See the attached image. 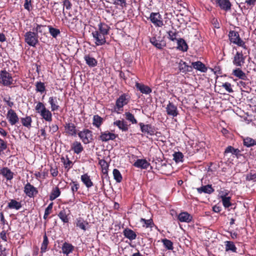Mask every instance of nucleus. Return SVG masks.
<instances>
[{
  "instance_id": "obj_27",
  "label": "nucleus",
  "mask_w": 256,
  "mask_h": 256,
  "mask_svg": "<svg viewBox=\"0 0 256 256\" xmlns=\"http://www.w3.org/2000/svg\"><path fill=\"white\" fill-rule=\"evenodd\" d=\"M150 164L145 159H138L134 164L135 167L142 169L148 168Z\"/></svg>"
},
{
  "instance_id": "obj_50",
  "label": "nucleus",
  "mask_w": 256,
  "mask_h": 256,
  "mask_svg": "<svg viewBox=\"0 0 256 256\" xmlns=\"http://www.w3.org/2000/svg\"><path fill=\"white\" fill-rule=\"evenodd\" d=\"M162 242L166 250H172L174 249L173 242L171 240L167 238H164L162 240Z\"/></svg>"
},
{
  "instance_id": "obj_58",
  "label": "nucleus",
  "mask_w": 256,
  "mask_h": 256,
  "mask_svg": "<svg viewBox=\"0 0 256 256\" xmlns=\"http://www.w3.org/2000/svg\"><path fill=\"white\" fill-rule=\"evenodd\" d=\"M24 6L26 10L30 12L32 10V0H25Z\"/></svg>"
},
{
  "instance_id": "obj_12",
  "label": "nucleus",
  "mask_w": 256,
  "mask_h": 256,
  "mask_svg": "<svg viewBox=\"0 0 256 256\" xmlns=\"http://www.w3.org/2000/svg\"><path fill=\"white\" fill-rule=\"evenodd\" d=\"M166 109L167 114L172 118L176 117L179 114L177 106L170 101H168Z\"/></svg>"
},
{
  "instance_id": "obj_13",
  "label": "nucleus",
  "mask_w": 256,
  "mask_h": 256,
  "mask_svg": "<svg viewBox=\"0 0 256 256\" xmlns=\"http://www.w3.org/2000/svg\"><path fill=\"white\" fill-rule=\"evenodd\" d=\"M70 211L68 208H62L58 214V216L62 222L64 224L68 223L70 218Z\"/></svg>"
},
{
  "instance_id": "obj_44",
  "label": "nucleus",
  "mask_w": 256,
  "mask_h": 256,
  "mask_svg": "<svg viewBox=\"0 0 256 256\" xmlns=\"http://www.w3.org/2000/svg\"><path fill=\"white\" fill-rule=\"evenodd\" d=\"M60 188L58 186L55 187L52 190L50 196V200H54L60 196Z\"/></svg>"
},
{
  "instance_id": "obj_30",
  "label": "nucleus",
  "mask_w": 256,
  "mask_h": 256,
  "mask_svg": "<svg viewBox=\"0 0 256 256\" xmlns=\"http://www.w3.org/2000/svg\"><path fill=\"white\" fill-rule=\"evenodd\" d=\"M80 180L86 186L89 188L93 186L94 184L92 181L90 176L88 174H84L81 176Z\"/></svg>"
},
{
  "instance_id": "obj_47",
  "label": "nucleus",
  "mask_w": 256,
  "mask_h": 256,
  "mask_svg": "<svg viewBox=\"0 0 256 256\" xmlns=\"http://www.w3.org/2000/svg\"><path fill=\"white\" fill-rule=\"evenodd\" d=\"M222 198V204L225 208H228L232 206V203L230 202V197L226 196H220Z\"/></svg>"
},
{
  "instance_id": "obj_57",
  "label": "nucleus",
  "mask_w": 256,
  "mask_h": 256,
  "mask_svg": "<svg viewBox=\"0 0 256 256\" xmlns=\"http://www.w3.org/2000/svg\"><path fill=\"white\" fill-rule=\"evenodd\" d=\"M112 4L116 6H119L122 8L126 6V0H112Z\"/></svg>"
},
{
  "instance_id": "obj_60",
  "label": "nucleus",
  "mask_w": 256,
  "mask_h": 256,
  "mask_svg": "<svg viewBox=\"0 0 256 256\" xmlns=\"http://www.w3.org/2000/svg\"><path fill=\"white\" fill-rule=\"evenodd\" d=\"M44 26L38 24H36V26L32 28V30L34 32H37V34L38 33H42V28L44 27Z\"/></svg>"
},
{
  "instance_id": "obj_35",
  "label": "nucleus",
  "mask_w": 256,
  "mask_h": 256,
  "mask_svg": "<svg viewBox=\"0 0 256 256\" xmlns=\"http://www.w3.org/2000/svg\"><path fill=\"white\" fill-rule=\"evenodd\" d=\"M52 111H50L46 108L42 111L40 112V114L42 118H44L45 120L50 122L52 121Z\"/></svg>"
},
{
  "instance_id": "obj_18",
  "label": "nucleus",
  "mask_w": 256,
  "mask_h": 256,
  "mask_svg": "<svg viewBox=\"0 0 256 256\" xmlns=\"http://www.w3.org/2000/svg\"><path fill=\"white\" fill-rule=\"evenodd\" d=\"M228 153H231L232 155L235 156L237 158H240L242 154H241V150L238 148H235L231 146H229L225 149L224 154L226 155Z\"/></svg>"
},
{
  "instance_id": "obj_3",
  "label": "nucleus",
  "mask_w": 256,
  "mask_h": 256,
  "mask_svg": "<svg viewBox=\"0 0 256 256\" xmlns=\"http://www.w3.org/2000/svg\"><path fill=\"white\" fill-rule=\"evenodd\" d=\"M130 97L128 94L124 93L117 98L114 110H123V107L130 102Z\"/></svg>"
},
{
  "instance_id": "obj_49",
  "label": "nucleus",
  "mask_w": 256,
  "mask_h": 256,
  "mask_svg": "<svg viewBox=\"0 0 256 256\" xmlns=\"http://www.w3.org/2000/svg\"><path fill=\"white\" fill-rule=\"evenodd\" d=\"M168 34V38L171 41L174 42L176 40L177 41L176 37L178 36V32L176 30H169L167 32Z\"/></svg>"
},
{
  "instance_id": "obj_32",
  "label": "nucleus",
  "mask_w": 256,
  "mask_h": 256,
  "mask_svg": "<svg viewBox=\"0 0 256 256\" xmlns=\"http://www.w3.org/2000/svg\"><path fill=\"white\" fill-rule=\"evenodd\" d=\"M71 150L74 154H79L84 150V148L80 142L74 141L72 144Z\"/></svg>"
},
{
  "instance_id": "obj_16",
  "label": "nucleus",
  "mask_w": 256,
  "mask_h": 256,
  "mask_svg": "<svg viewBox=\"0 0 256 256\" xmlns=\"http://www.w3.org/2000/svg\"><path fill=\"white\" fill-rule=\"evenodd\" d=\"M228 36L230 42L236 45L242 40L238 32L235 30H230Z\"/></svg>"
},
{
  "instance_id": "obj_29",
  "label": "nucleus",
  "mask_w": 256,
  "mask_h": 256,
  "mask_svg": "<svg viewBox=\"0 0 256 256\" xmlns=\"http://www.w3.org/2000/svg\"><path fill=\"white\" fill-rule=\"evenodd\" d=\"M198 192L201 194L202 192L204 194H211L214 192V190L212 187V184H207L196 188Z\"/></svg>"
},
{
  "instance_id": "obj_46",
  "label": "nucleus",
  "mask_w": 256,
  "mask_h": 256,
  "mask_svg": "<svg viewBox=\"0 0 256 256\" xmlns=\"http://www.w3.org/2000/svg\"><path fill=\"white\" fill-rule=\"evenodd\" d=\"M21 122L24 126L30 128L31 127L32 119L30 116H26V118H21Z\"/></svg>"
},
{
  "instance_id": "obj_63",
  "label": "nucleus",
  "mask_w": 256,
  "mask_h": 256,
  "mask_svg": "<svg viewBox=\"0 0 256 256\" xmlns=\"http://www.w3.org/2000/svg\"><path fill=\"white\" fill-rule=\"evenodd\" d=\"M50 132L53 134L58 130V126L56 124H52L50 126Z\"/></svg>"
},
{
  "instance_id": "obj_42",
  "label": "nucleus",
  "mask_w": 256,
  "mask_h": 256,
  "mask_svg": "<svg viewBox=\"0 0 256 256\" xmlns=\"http://www.w3.org/2000/svg\"><path fill=\"white\" fill-rule=\"evenodd\" d=\"M69 184L70 186V190L72 194V196H74L75 193L78 192V190L80 188V184L76 180L74 181L73 180H72L71 182Z\"/></svg>"
},
{
  "instance_id": "obj_38",
  "label": "nucleus",
  "mask_w": 256,
  "mask_h": 256,
  "mask_svg": "<svg viewBox=\"0 0 256 256\" xmlns=\"http://www.w3.org/2000/svg\"><path fill=\"white\" fill-rule=\"evenodd\" d=\"M140 222L142 224V226L146 228H152L154 227V224L152 218L146 220L144 218H141Z\"/></svg>"
},
{
  "instance_id": "obj_22",
  "label": "nucleus",
  "mask_w": 256,
  "mask_h": 256,
  "mask_svg": "<svg viewBox=\"0 0 256 256\" xmlns=\"http://www.w3.org/2000/svg\"><path fill=\"white\" fill-rule=\"evenodd\" d=\"M136 87L142 94H148L152 92L150 87L138 82H136Z\"/></svg>"
},
{
  "instance_id": "obj_62",
  "label": "nucleus",
  "mask_w": 256,
  "mask_h": 256,
  "mask_svg": "<svg viewBox=\"0 0 256 256\" xmlns=\"http://www.w3.org/2000/svg\"><path fill=\"white\" fill-rule=\"evenodd\" d=\"M72 6V4L70 1V0H64V8L63 10H64V8L65 7L66 10L71 9Z\"/></svg>"
},
{
  "instance_id": "obj_39",
  "label": "nucleus",
  "mask_w": 256,
  "mask_h": 256,
  "mask_svg": "<svg viewBox=\"0 0 256 256\" xmlns=\"http://www.w3.org/2000/svg\"><path fill=\"white\" fill-rule=\"evenodd\" d=\"M22 206L20 202H18L16 200L12 199L8 203L7 207L10 209L18 210L22 208Z\"/></svg>"
},
{
  "instance_id": "obj_41",
  "label": "nucleus",
  "mask_w": 256,
  "mask_h": 256,
  "mask_svg": "<svg viewBox=\"0 0 256 256\" xmlns=\"http://www.w3.org/2000/svg\"><path fill=\"white\" fill-rule=\"evenodd\" d=\"M98 164L101 167L102 172L104 174H107L109 166L108 164L104 159H99Z\"/></svg>"
},
{
  "instance_id": "obj_6",
  "label": "nucleus",
  "mask_w": 256,
  "mask_h": 256,
  "mask_svg": "<svg viewBox=\"0 0 256 256\" xmlns=\"http://www.w3.org/2000/svg\"><path fill=\"white\" fill-rule=\"evenodd\" d=\"M78 134L84 144H88L92 140V132L88 129H84L80 131Z\"/></svg>"
},
{
  "instance_id": "obj_34",
  "label": "nucleus",
  "mask_w": 256,
  "mask_h": 256,
  "mask_svg": "<svg viewBox=\"0 0 256 256\" xmlns=\"http://www.w3.org/2000/svg\"><path fill=\"white\" fill-rule=\"evenodd\" d=\"M232 74L242 80H246L248 78L246 74L240 68L233 70Z\"/></svg>"
},
{
  "instance_id": "obj_21",
  "label": "nucleus",
  "mask_w": 256,
  "mask_h": 256,
  "mask_svg": "<svg viewBox=\"0 0 256 256\" xmlns=\"http://www.w3.org/2000/svg\"><path fill=\"white\" fill-rule=\"evenodd\" d=\"M76 224L77 227H78L84 231H86L88 228V226H89L88 222L80 217L76 219Z\"/></svg>"
},
{
  "instance_id": "obj_64",
  "label": "nucleus",
  "mask_w": 256,
  "mask_h": 256,
  "mask_svg": "<svg viewBox=\"0 0 256 256\" xmlns=\"http://www.w3.org/2000/svg\"><path fill=\"white\" fill-rule=\"evenodd\" d=\"M0 223L1 224L4 226L6 224H8L7 222L4 218V214L2 212H0Z\"/></svg>"
},
{
  "instance_id": "obj_17",
  "label": "nucleus",
  "mask_w": 256,
  "mask_h": 256,
  "mask_svg": "<svg viewBox=\"0 0 256 256\" xmlns=\"http://www.w3.org/2000/svg\"><path fill=\"white\" fill-rule=\"evenodd\" d=\"M66 133L71 136H76L77 133L76 126L72 122L66 123L64 126Z\"/></svg>"
},
{
  "instance_id": "obj_28",
  "label": "nucleus",
  "mask_w": 256,
  "mask_h": 256,
  "mask_svg": "<svg viewBox=\"0 0 256 256\" xmlns=\"http://www.w3.org/2000/svg\"><path fill=\"white\" fill-rule=\"evenodd\" d=\"M114 125L116 126L123 132H126L128 130V126L124 120H116L114 122Z\"/></svg>"
},
{
  "instance_id": "obj_51",
  "label": "nucleus",
  "mask_w": 256,
  "mask_h": 256,
  "mask_svg": "<svg viewBox=\"0 0 256 256\" xmlns=\"http://www.w3.org/2000/svg\"><path fill=\"white\" fill-rule=\"evenodd\" d=\"M114 178L117 182H120L122 180V176L120 170L116 168H114L112 172Z\"/></svg>"
},
{
  "instance_id": "obj_8",
  "label": "nucleus",
  "mask_w": 256,
  "mask_h": 256,
  "mask_svg": "<svg viewBox=\"0 0 256 256\" xmlns=\"http://www.w3.org/2000/svg\"><path fill=\"white\" fill-rule=\"evenodd\" d=\"M118 135L108 130L101 132L99 136V140L102 142H106L109 140H114Z\"/></svg>"
},
{
  "instance_id": "obj_40",
  "label": "nucleus",
  "mask_w": 256,
  "mask_h": 256,
  "mask_svg": "<svg viewBox=\"0 0 256 256\" xmlns=\"http://www.w3.org/2000/svg\"><path fill=\"white\" fill-rule=\"evenodd\" d=\"M104 120L98 114L94 115L92 119V124L97 128H99L102 124Z\"/></svg>"
},
{
  "instance_id": "obj_31",
  "label": "nucleus",
  "mask_w": 256,
  "mask_h": 256,
  "mask_svg": "<svg viewBox=\"0 0 256 256\" xmlns=\"http://www.w3.org/2000/svg\"><path fill=\"white\" fill-rule=\"evenodd\" d=\"M124 236L130 240H133L136 238V233L129 228H126L123 231Z\"/></svg>"
},
{
  "instance_id": "obj_59",
  "label": "nucleus",
  "mask_w": 256,
  "mask_h": 256,
  "mask_svg": "<svg viewBox=\"0 0 256 256\" xmlns=\"http://www.w3.org/2000/svg\"><path fill=\"white\" fill-rule=\"evenodd\" d=\"M222 86L228 92H234L232 88L231 84L228 82L223 84Z\"/></svg>"
},
{
  "instance_id": "obj_5",
  "label": "nucleus",
  "mask_w": 256,
  "mask_h": 256,
  "mask_svg": "<svg viewBox=\"0 0 256 256\" xmlns=\"http://www.w3.org/2000/svg\"><path fill=\"white\" fill-rule=\"evenodd\" d=\"M148 20H149L156 27H162L164 25L162 15L159 12H152Z\"/></svg>"
},
{
  "instance_id": "obj_26",
  "label": "nucleus",
  "mask_w": 256,
  "mask_h": 256,
  "mask_svg": "<svg viewBox=\"0 0 256 256\" xmlns=\"http://www.w3.org/2000/svg\"><path fill=\"white\" fill-rule=\"evenodd\" d=\"M84 60H85L86 64L90 68L94 67L98 64L97 60L89 54H86L84 56Z\"/></svg>"
},
{
  "instance_id": "obj_10",
  "label": "nucleus",
  "mask_w": 256,
  "mask_h": 256,
  "mask_svg": "<svg viewBox=\"0 0 256 256\" xmlns=\"http://www.w3.org/2000/svg\"><path fill=\"white\" fill-rule=\"evenodd\" d=\"M215 4L216 6L222 10L228 12L231 10L232 4L230 0H215Z\"/></svg>"
},
{
  "instance_id": "obj_1",
  "label": "nucleus",
  "mask_w": 256,
  "mask_h": 256,
  "mask_svg": "<svg viewBox=\"0 0 256 256\" xmlns=\"http://www.w3.org/2000/svg\"><path fill=\"white\" fill-rule=\"evenodd\" d=\"M110 30V26L105 22H100L98 24L97 28L92 33L94 42L96 46H102L106 43V40Z\"/></svg>"
},
{
  "instance_id": "obj_52",
  "label": "nucleus",
  "mask_w": 256,
  "mask_h": 256,
  "mask_svg": "<svg viewBox=\"0 0 256 256\" xmlns=\"http://www.w3.org/2000/svg\"><path fill=\"white\" fill-rule=\"evenodd\" d=\"M174 160L176 162L178 163L182 162L184 161V155L182 152H175L173 154Z\"/></svg>"
},
{
  "instance_id": "obj_37",
  "label": "nucleus",
  "mask_w": 256,
  "mask_h": 256,
  "mask_svg": "<svg viewBox=\"0 0 256 256\" xmlns=\"http://www.w3.org/2000/svg\"><path fill=\"white\" fill-rule=\"evenodd\" d=\"M74 246L70 244L65 242L64 243L62 250L64 254L68 255L70 253L72 252L74 250Z\"/></svg>"
},
{
  "instance_id": "obj_23",
  "label": "nucleus",
  "mask_w": 256,
  "mask_h": 256,
  "mask_svg": "<svg viewBox=\"0 0 256 256\" xmlns=\"http://www.w3.org/2000/svg\"><path fill=\"white\" fill-rule=\"evenodd\" d=\"M192 68L198 71H200L202 72H207V67L200 61L192 62Z\"/></svg>"
},
{
  "instance_id": "obj_24",
  "label": "nucleus",
  "mask_w": 256,
  "mask_h": 256,
  "mask_svg": "<svg viewBox=\"0 0 256 256\" xmlns=\"http://www.w3.org/2000/svg\"><path fill=\"white\" fill-rule=\"evenodd\" d=\"M178 218L180 222L189 223L192 220V216L187 212H182L178 214Z\"/></svg>"
},
{
  "instance_id": "obj_25",
  "label": "nucleus",
  "mask_w": 256,
  "mask_h": 256,
  "mask_svg": "<svg viewBox=\"0 0 256 256\" xmlns=\"http://www.w3.org/2000/svg\"><path fill=\"white\" fill-rule=\"evenodd\" d=\"M0 174L2 175L7 180H10L14 178V172L7 167L2 168L0 170Z\"/></svg>"
},
{
  "instance_id": "obj_33",
  "label": "nucleus",
  "mask_w": 256,
  "mask_h": 256,
  "mask_svg": "<svg viewBox=\"0 0 256 256\" xmlns=\"http://www.w3.org/2000/svg\"><path fill=\"white\" fill-rule=\"evenodd\" d=\"M225 250L227 252L234 253L237 252V248L234 242L232 241H226L224 242Z\"/></svg>"
},
{
  "instance_id": "obj_11",
  "label": "nucleus",
  "mask_w": 256,
  "mask_h": 256,
  "mask_svg": "<svg viewBox=\"0 0 256 256\" xmlns=\"http://www.w3.org/2000/svg\"><path fill=\"white\" fill-rule=\"evenodd\" d=\"M150 41L153 46L160 50L162 49L166 46V42L164 38L158 36L156 38V36H153L150 38Z\"/></svg>"
},
{
  "instance_id": "obj_48",
  "label": "nucleus",
  "mask_w": 256,
  "mask_h": 256,
  "mask_svg": "<svg viewBox=\"0 0 256 256\" xmlns=\"http://www.w3.org/2000/svg\"><path fill=\"white\" fill-rule=\"evenodd\" d=\"M243 143L244 146L248 148L256 145V140L249 137L244 138Z\"/></svg>"
},
{
  "instance_id": "obj_56",
  "label": "nucleus",
  "mask_w": 256,
  "mask_h": 256,
  "mask_svg": "<svg viewBox=\"0 0 256 256\" xmlns=\"http://www.w3.org/2000/svg\"><path fill=\"white\" fill-rule=\"evenodd\" d=\"M46 108L44 104L42 102H38L35 106V110L36 112L40 114V112L42 111L44 109Z\"/></svg>"
},
{
  "instance_id": "obj_9",
  "label": "nucleus",
  "mask_w": 256,
  "mask_h": 256,
  "mask_svg": "<svg viewBox=\"0 0 256 256\" xmlns=\"http://www.w3.org/2000/svg\"><path fill=\"white\" fill-rule=\"evenodd\" d=\"M246 56H244L242 52H237L234 56L232 62L236 66L242 67L245 63Z\"/></svg>"
},
{
  "instance_id": "obj_53",
  "label": "nucleus",
  "mask_w": 256,
  "mask_h": 256,
  "mask_svg": "<svg viewBox=\"0 0 256 256\" xmlns=\"http://www.w3.org/2000/svg\"><path fill=\"white\" fill-rule=\"evenodd\" d=\"M126 118L132 124H136L138 122L137 120L135 118L134 115L130 112H126L124 114Z\"/></svg>"
},
{
  "instance_id": "obj_54",
  "label": "nucleus",
  "mask_w": 256,
  "mask_h": 256,
  "mask_svg": "<svg viewBox=\"0 0 256 256\" xmlns=\"http://www.w3.org/2000/svg\"><path fill=\"white\" fill-rule=\"evenodd\" d=\"M49 30V32L53 38H56L57 36L60 34V30L54 28L50 26H48Z\"/></svg>"
},
{
  "instance_id": "obj_4",
  "label": "nucleus",
  "mask_w": 256,
  "mask_h": 256,
  "mask_svg": "<svg viewBox=\"0 0 256 256\" xmlns=\"http://www.w3.org/2000/svg\"><path fill=\"white\" fill-rule=\"evenodd\" d=\"M13 79L12 74L6 70L0 72V84L4 86H10L12 84Z\"/></svg>"
},
{
  "instance_id": "obj_7",
  "label": "nucleus",
  "mask_w": 256,
  "mask_h": 256,
  "mask_svg": "<svg viewBox=\"0 0 256 256\" xmlns=\"http://www.w3.org/2000/svg\"><path fill=\"white\" fill-rule=\"evenodd\" d=\"M24 192L27 196L34 198L38 194V190L36 188L28 182L24 186Z\"/></svg>"
},
{
  "instance_id": "obj_45",
  "label": "nucleus",
  "mask_w": 256,
  "mask_h": 256,
  "mask_svg": "<svg viewBox=\"0 0 256 256\" xmlns=\"http://www.w3.org/2000/svg\"><path fill=\"white\" fill-rule=\"evenodd\" d=\"M36 90L37 92H40L41 94L44 93L46 92V86L42 82H36L35 84Z\"/></svg>"
},
{
  "instance_id": "obj_36",
  "label": "nucleus",
  "mask_w": 256,
  "mask_h": 256,
  "mask_svg": "<svg viewBox=\"0 0 256 256\" xmlns=\"http://www.w3.org/2000/svg\"><path fill=\"white\" fill-rule=\"evenodd\" d=\"M178 49L182 52H186L188 50V46L186 42L182 38L177 40Z\"/></svg>"
},
{
  "instance_id": "obj_43",
  "label": "nucleus",
  "mask_w": 256,
  "mask_h": 256,
  "mask_svg": "<svg viewBox=\"0 0 256 256\" xmlns=\"http://www.w3.org/2000/svg\"><path fill=\"white\" fill-rule=\"evenodd\" d=\"M49 244V241L45 232L43 236V241L41 244L40 252L42 253L45 252L48 250V246Z\"/></svg>"
},
{
  "instance_id": "obj_19",
  "label": "nucleus",
  "mask_w": 256,
  "mask_h": 256,
  "mask_svg": "<svg viewBox=\"0 0 256 256\" xmlns=\"http://www.w3.org/2000/svg\"><path fill=\"white\" fill-rule=\"evenodd\" d=\"M60 99L58 98L56 96H50L48 98V103L51 106V111L54 112L58 110L60 106L58 104V100Z\"/></svg>"
},
{
  "instance_id": "obj_61",
  "label": "nucleus",
  "mask_w": 256,
  "mask_h": 256,
  "mask_svg": "<svg viewBox=\"0 0 256 256\" xmlns=\"http://www.w3.org/2000/svg\"><path fill=\"white\" fill-rule=\"evenodd\" d=\"M7 148L6 142L0 138V152L4 151Z\"/></svg>"
},
{
  "instance_id": "obj_14",
  "label": "nucleus",
  "mask_w": 256,
  "mask_h": 256,
  "mask_svg": "<svg viewBox=\"0 0 256 256\" xmlns=\"http://www.w3.org/2000/svg\"><path fill=\"white\" fill-rule=\"evenodd\" d=\"M6 118L10 124L12 125H15L18 122L19 118L16 113L12 109H10L6 114Z\"/></svg>"
},
{
  "instance_id": "obj_15",
  "label": "nucleus",
  "mask_w": 256,
  "mask_h": 256,
  "mask_svg": "<svg viewBox=\"0 0 256 256\" xmlns=\"http://www.w3.org/2000/svg\"><path fill=\"white\" fill-rule=\"evenodd\" d=\"M139 125L140 126V130L142 132L145 134H150V136H153L154 134V128L151 124H144L142 122H140L139 124Z\"/></svg>"
},
{
  "instance_id": "obj_55",
  "label": "nucleus",
  "mask_w": 256,
  "mask_h": 256,
  "mask_svg": "<svg viewBox=\"0 0 256 256\" xmlns=\"http://www.w3.org/2000/svg\"><path fill=\"white\" fill-rule=\"evenodd\" d=\"M72 162L70 160L68 156H66V160L64 166V168L66 170L67 172H68L69 170L72 167Z\"/></svg>"
},
{
  "instance_id": "obj_20",
  "label": "nucleus",
  "mask_w": 256,
  "mask_h": 256,
  "mask_svg": "<svg viewBox=\"0 0 256 256\" xmlns=\"http://www.w3.org/2000/svg\"><path fill=\"white\" fill-rule=\"evenodd\" d=\"M178 69L180 72L186 74L188 72H192V66L188 65L185 62L180 60L178 64Z\"/></svg>"
},
{
  "instance_id": "obj_2",
  "label": "nucleus",
  "mask_w": 256,
  "mask_h": 256,
  "mask_svg": "<svg viewBox=\"0 0 256 256\" xmlns=\"http://www.w3.org/2000/svg\"><path fill=\"white\" fill-rule=\"evenodd\" d=\"M24 36L25 42L30 46L34 47L38 42V36L34 31L26 32Z\"/></svg>"
}]
</instances>
